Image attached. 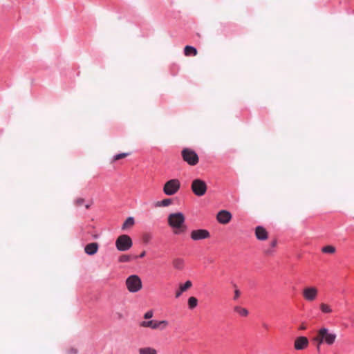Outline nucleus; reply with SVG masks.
Segmentation results:
<instances>
[{"mask_svg":"<svg viewBox=\"0 0 354 354\" xmlns=\"http://www.w3.org/2000/svg\"><path fill=\"white\" fill-rule=\"evenodd\" d=\"M336 338L335 333L330 332L327 328L322 327L317 331L316 335L313 337L312 341L315 343L316 348L319 352L322 344H326L330 346L335 343Z\"/></svg>","mask_w":354,"mask_h":354,"instance_id":"obj_1","label":"nucleus"},{"mask_svg":"<svg viewBox=\"0 0 354 354\" xmlns=\"http://www.w3.org/2000/svg\"><path fill=\"white\" fill-rule=\"evenodd\" d=\"M168 225L174 230L175 234L184 233L187 230L185 217L181 212L171 213L167 218Z\"/></svg>","mask_w":354,"mask_h":354,"instance_id":"obj_2","label":"nucleus"},{"mask_svg":"<svg viewBox=\"0 0 354 354\" xmlns=\"http://www.w3.org/2000/svg\"><path fill=\"white\" fill-rule=\"evenodd\" d=\"M127 290L130 292H137L142 289V284L140 278L136 274L129 276L125 281Z\"/></svg>","mask_w":354,"mask_h":354,"instance_id":"obj_3","label":"nucleus"},{"mask_svg":"<svg viewBox=\"0 0 354 354\" xmlns=\"http://www.w3.org/2000/svg\"><path fill=\"white\" fill-rule=\"evenodd\" d=\"M183 160L190 166H195L199 162L197 153L192 149L185 148L181 151Z\"/></svg>","mask_w":354,"mask_h":354,"instance_id":"obj_4","label":"nucleus"},{"mask_svg":"<svg viewBox=\"0 0 354 354\" xmlns=\"http://www.w3.org/2000/svg\"><path fill=\"white\" fill-rule=\"evenodd\" d=\"M133 245L131 238L127 234L119 236L115 241V247L118 250L124 252L129 250Z\"/></svg>","mask_w":354,"mask_h":354,"instance_id":"obj_5","label":"nucleus"},{"mask_svg":"<svg viewBox=\"0 0 354 354\" xmlns=\"http://www.w3.org/2000/svg\"><path fill=\"white\" fill-rule=\"evenodd\" d=\"M180 187V182L178 179H171L165 183L163 187V192L167 196L176 194Z\"/></svg>","mask_w":354,"mask_h":354,"instance_id":"obj_6","label":"nucleus"},{"mask_svg":"<svg viewBox=\"0 0 354 354\" xmlns=\"http://www.w3.org/2000/svg\"><path fill=\"white\" fill-rule=\"evenodd\" d=\"M191 189L196 196H202L205 194L207 186L204 180L197 178L192 181Z\"/></svg>","mask_w":354,"mask_h":354,"instance_id":"obj_7","label":"nucleus"},{"mask_svg":"<svg viewBox=\"0 0 354 354\" xmlns=\"http://www.w3.org/2000/svg\"><path fill=\"white\" fill-rule=\"evenodd\" d=\"M168 322L166 320L162 321H156V320H150V321H143L140 323V326L144 328H150L151 329L156 330L159 329L160 330H165L168 326Z\"/></svg>","mask_w":354,"mask_h":354,"instance_id":"obj_8","label":"nucleus"},{"mask_svg":"<svg viewBox=\"0 0 354 354\" xmlns=\"http://www.w3.org/2000/svg\"><path fill=\"white\" fill-rule=\"evenodd\" d=\"M304 299L309 302L315 301L318 296V289L315 286H307L302 290Z\"/></svg>","mask_w":354,"mask_h":354,"instance_id":"obj_9","label":"nucleus"},{"mask_svg":"<svg viewBox=\"0 0 354 354\" xmlns=\"http://www.w3.org/2000/svg\"><path fill=\"white\" fill-rule=\"evenodd\" d=\"M209 237L210 233L205 229L194 230L190 232V238L195 241L207 239Z\"/></svg>","mask_w":354,"mask_h":354,"instance_id":"obj_10","label":"nucleus"},{"mask_svg":"<svg viewBox=\"0 0 354 354\" xmlns=\"http://www.w3.org/2000/svg\"><path fill=\"white\" fill-rule=\"evenodd\" d=\"M309 341L306 337L300 336L295 339L294 348L296 350H304L308 346Z\"/></svg>","mask_w":354,"mask_h":354,"instance_id":"obj_11","label":"nucleus"},{"mask_svg":"<svg viewBox=\"0 0 354 354\" xmlns=\"http://www.w3.org/2000/svg\"><path fill=\"white\" fill-rule=\"evenodd\" d=\"M217 221L221 224H227L232 219V214L226 210L220 211L216 216Z\"/></svg>","mask_w":354,"mask_h":354,"instance_id":"obj_12","label":"nucleus"},{"mask_svg":"<svg viewBox=\"0 0 354 354\" xmlns=\"http://www.w3.org/2000/svg\"><path fill=\"white\" fill-rule=\"evenodd\" d=\"M255 236L259 241H265L268 237L267 230L262 226H257L255 228Z\"/></svg>","mask_w":354,"mask_h":354,"instance_id":"obj_13","label":"nucleus"},{"mask_svg":"<svg viewBox=\"0 0 354 354\" xmlns=\"http://www.w3.org/2000/svg\"><path fill=\"white\" fill-rule=\"evenodd\" d=\"M99 248V244L97 243L93 242L87 244L84 248V252L88 255H94L95 254Z\"/></svg>","mask_w":354,"mask_h":354,"instance_id":"obj_14","label":"nucleus"},{"mask_svg":"<svg viewBox=\"0 0 354 354\" xmlns=\"http://www.w3.org/2000/svg\"><path fill=\"white\" fill-rule=\"evenodd\" d=\"M192 286V283L191 281L188 280L185 283H181L179 286V288L176 291L175 297L178 298L180 297L183 292L187 291Z\"/></svg>","mask_w":354,"mask_h":354,"instance_id":"obj_15","label":"nucleus"},{"mask_svg":"<svg viewBox=\"0 0 354 354\" xmlns=\"http://www.w3.org/2000/svg\"><path fill=\"white\" fill-rule=\"evenodd\" d=\"M138 354H158V351L154 348L147 346L139 348Z\"/></svg>","mask_w":354,"mask_h":354,"instance_id":"obj_16","label":"nucleus"},{"mask_svg":"<svg viewBox=\"0 0 354 354\" xmlns=\"http://www.w3.org/2000/svg\"><path fill=\"white\" fill-rule=\"evenodd\" d=\"M184 53L186 56H196L198 53L196 48L191 46H186L184 48Z\"/></svg>","mask_w":354,"mask_h":354,"instance_id":"obj_17","label":"nucleus"},{"mask_svg":"<svg viewBox=\"0 0 354 354\" xmlns=\"http://www.w3.org/2000/svg\"><path fill=\"white\" fill-rule=\"evenodd\" d=\"M172 264L174 268L182 270L184 267V261L182 259L177 258L174 259Z\"/></svg>","mask_w":354,"mask_h":354,"instance_id":"obj_18","label":"nucleus"},{"mask_svg":"<svg viewBox=\"0 0 354 354\" xmlns=\"http://www.w3.org/2000/svg\"><path fill=\"white\" fill-rule=\"evenodd\" d=\"M134 219L133 217H129L127 218L125 221L124 222L122 229L126 230L127 228L131 227L134 225Z\"/></svg>","mask_w":354,"mask_h":354,"instance_id":"obj_19","label":"nucleus"},{"mask_svg":"<svg viewBox=\"0 0 354 354\" xmlns=\"http://www.w3.org/2000/svg\"><path fill=\"white\" fill-rule=\"evenodd\" d=\"M277 240L276 239L272 240L270 243V247L269 248L265 249L264 253L266 255H271L273 253V250L272 248H274L277 246Z\"/></svg>","mask_w":354,"mask_h":354,"instance_id":"obj_20","label":"nucleus"},{"mask_svg":"<svg viewBox=\"0 0 354 354\" xmlns=\"http://www.w3.org/2000/svg\"><path fill=\"white\" fill-rule=\"evenodd\" d=\"M234 310L242 317H247L248 315V310L245 308L235 306Z\"/></svg>","mask_w":354,"mask_h":354,"instance_id":"obj_21","label":"nucleus"},{"mask_svg":"<svg viewBox=\"0 0 354 354\" xmlns=\"http://www.w3.org/2000/svg\"><path fill=\"white\" fill-rule=\"evenodd\" d=\"M198 305V299L194 297L188 299V306L190 309L195 308Z\"/></svg>","mask_w":354,"mask_h":354,"instance_id":"obj_22","label":"nucleus"},{"mask_svg":"<svg viewBox=\"0 0 354 354\" xmlns=\"http://www.w3.org/2000/svg\"><path fill=\"white\" fill-rule=\"evenodd\" d=\"M319 307H320V310L324 313H330L333 311L331 307L325 303H322L320 304Z\"/></svg>","mask_w":354,"mask_h":354,"instance_id":"obj_23","label":"nucleus"},{"mask_svg":"<svg viewBox=\"0 0 354 354\" xmlns=\"http://www.w3.org/2000/svg\"><path fill=\"white\" fill-rule=\"evenodd\" d=\"M336 251V249L333 245H326L322 249V252L327 254H334Z\"/></svg>","mask_w":354,"mask_h":354,"instance_id":"obj_24","label":"nucleus"},{"mask_svg":"<svg viewBox=\"0 0 354 354\" xmlns=\"http://www.w3.org/2000/svg\"><path fill=\"white\" fill-rule=\"evenodd\" d=\"M172 203V200L171 198H165L161 201H159L156 203V206L158 207H167L171 205Z\"/></svg>","mask_w":354,"mask_h":354,"instance_id":"obj_25","label":"nucleus"},{"mask_svg":"<svg viewBox=\"0 0 354 354\" xmlns=\"http://www.w3.org/2000/svg\"><path fill=\"white\" fill-rule=\"evenodd\" d=\"M130 155V153H121L113 156V161H117L122 158H125Z\"/></svg>","mask_w":354,"mask_h":354,"instance_id":"obj_26","label":"nucleus"},{"mask_svg":"<svg viewBox=\"0 0 354 354\" xmlns=\"http://www.w3.org/2000/svg\"><path fill=\"white\" fill-rule=\"evenodd\" d=\"M120 262H129L131 260V257L127 254H122L119 257Z\"/></svg>","mask_w":354,"mask_h":354,"instance_id":"obj_27","label":"nucleus"},{"mask_svg":"<svg viewBox=\"0 0 354 354\" xmlns=\"http://www.w3.org/2000/svg\"><path fill=\"white\" fill-rule=\"evenodd\" d=\"M142 241L145 243H147L151 239V235L149 233H145L142 236Z\"/></svg>","mask_w":354,"mask_h":354,"instance_id":"obj_28","label":"nucleus"},{"mask_svg":"<svg viewBox=\"0 0 354 354\" xmlns=\"http://www.w3.org/2000/svg\"><path fill=\"white\" fill-rule=\"evenodd\" d=\"M85 200L83 198H77L74 201V204L77 207H80L84 203Z\"/></svg>","mask_w":354,"mask_h":354,"instance_id":"obj_29","label":"nucleus"},{"mask_svg":"<svg viewBox=\"0 0 354 354\" xmlns=\"http://www.w3.org/2000/svg\"><path fill=\"white\" fill-rule=\"evenodd\" d=\"M153 311L149 310V311L146 312L145 314L144 315V318L146 319H149L153 317Z\"/></svg>","mask_w":354,"mask_h":354,"instance_id":"obj_30","label":"nucleus"},{"mask_svg":"<svg viewBox=\"0 0 354 354\" xmlns=\"http://www.w3.org/2000/svg\"><path fill=\"white\" fill-rule=\"evenodd\" d=\"M241 292L238 289L234 290V299H237L240 297Z\"/></svg>","mask_w":354,"mask_h":354,"instance_id":"obj_31","label":"nucleus"},{"mask_svg":"<svg viewBox=\"0 0 354 354\" xmlns=\"http://www.w3.org/2000/svg\"><path fill=\"white\" fill-rule=\"evenodd\" d=\"M306 328H307V327H306V324L302 323V324H301V326H299V328L300 330H306Z\"/></svg>","mask_w":354,"mask_h":354,"instance_id":"obj_32","label":"nucleus"},{"mask_svg":"<svg viewBox=\"0 0 354 354\" xmlns=\"http://www.w3.org/2000/svg\"><path fill=\"white\" fill-rule=\"evenodd\" d=\"M145 254H146V252H145V251H143V252H141V254L139 255V257H140V258H142V257H144L145 256Z\"/></svg>","mask_w":354,"mask_h":354,"instance_id":"obj_33","label":"nucleus"},{"mask_svg":"<svg viewBox=\"0 0 354 354\" xmlns=\"http://www.w3.org/2000/svg\"><path fill=\"white\" fill-rule=\"evenodd\" d=\"M90 206H91L90 205L87 204V205H85V207H86V209H89V208H90Z\"/></svg>","mask_w":354,"mask_h":354,"instance_id":"obj_34","label":"nucleus"},{"mask_svg":"<svg viewBox=\"0 0 354 354\" xmlns=\"http://www.w3.org/2000/svg\"><path fill=\"white\" fill-rule=\"evenodd\" d=\"M263 326L265 328H268V325L266 324H263Z\"/></svg>","mask_w":354,"mask_h":354,"instance_id":"obj_35","label":"nucleus"}]
</instances>
